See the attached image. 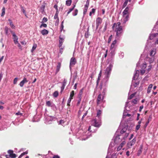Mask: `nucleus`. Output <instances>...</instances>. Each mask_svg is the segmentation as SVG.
<instances>
[{"instance_id":"obj_1","label":"nucleus","mask_w":158,"mask_h":158,"mask_svg":"<svg viewBox=\"0 0 158 158\" xmlns=\"http://www.w3.org/2000/svg\"><path fill=\"white\" fill-rule=\"evenodd\" d=\"M110 69L108 68L106 70H105L104 73V77L101 81L99 86L101 90L103 89L102 92V95L105 97V94L107 91L108 84L109 78L110 77L111 73H110Z\"/></svg>"},{"instance_id":"obj_2","label":"nucleus","mask_w":158,"mask_h":158,"mask_svg":"<svg viewBox=\"0 0 158 158\" xmlns=\"http://www.w3.org/2000/svg\"><path fill=\"white\" fill-rule=\"evenodd\" d=\"M116 49H110V55L111 57L108 60V63H110L108 66L107 67L105 70H106L108 68L110 69V73H111L112 68L113 67L114 64V57L115 54V51Z\"/></svg>"},{"instance_id":"obj_3","label":"nucleus","mask_w":158,"mask_h":158,"mask_svg":"<svg viewBox=\"0 0 158 158\" xmlns=\"http://www.w3.org/2000/svg\"><path fill=\"white\" fill-rule=\"evenodd\" d=\"M114 31L116 32V39L117 40H118L119 38L122 36L123 33L122 27L116 28Z\"/></svg>"},{"instance_id":"obj_4","label":"nucleus","mask_w":158,"mask_h":158,"mask_svg":"<svg viewBox=\"0 0 158 158\" xmlns=\"http://www.w3.org/2000/svg\"><path fill=\"white\" fill-rule=\"evenodd\" d=\"M91 123L93 126L98 127L101 125V119L96 118L93 119Z\"/></svg>"},{"instance_id":"obj_5","label":"nucleus","mask_w":158,"mask_h":158,"mask_svg":"<svg viewBox=\"0 0 158 158\" xmlns=\"http://www.w3.org/2000/svg\"><path fill=\"white\" fill-rule=\"evenodd\" d=\"M104 97L102 96L101 94H99L97 101V105H98L102 102H104L103 100Z\"/></svg>"},{"instance_id":"obj_6","label":"nucleus","mask_w":158,"mask_h":158,"mask_svg":"<svg viewBox=\"0 0 158 158\" xmlns=\"http://www.w3.org/2000/svg\"><path fill=\"white\" fill-rule=\"evenodd\" d=\"M136 138L135 137L134 139L131 141L128 142L127 144L128 147L129 148H131L133 145H134L136 141Z\"/></svg>"},{"instance_id":"obj_7","label":"nucleus","mask_w":158,"mask_h":158,"mask_svg":"<svg viewBox=\"0 0 158 158\" xmlns=\"http://www.w3.org/2000/svg\"><path fill=\"white\" fill-rule=\"evenodd\" d=\"M76 60L74 57H72L70 60L69 68L70 69H71V66L74 65L76 63Z\"/></svg>"},{"instance_id":"obj_8","label":"nucleus","mask_w":158,"mask_h":158,"mask_svg":"<svg viewBox=\"0 0 158 158\" xmlns=\"http://www.w3.org/2000/svg\"><path fill=\"white\" fill-rule=\"evenodd\" d=\"M102 19L99 17H98L96 20V29H97L99 25L102 23Z\"/></svg>"},{"instance_id":"obj_9","label":"nucleus","mask_w":158,"mask_h":158,"mask_svg":"<svg viewBox=\"0 0 158 158\" xmlns=\"http://www.w3.org/2000/svg\"><path fill=\"white\" fill-rule=\"evenodd\" d=\"M67 80H66L65 79H64L62 83V85L61 87V90L60 93H61V94L62 93L64 89V87L67 83Z\"/></svg>"},{"instance_id":"obj_10","label":"nucleus","mask_w":158,"mask_h":158,"mask_svg":"<svg viewBox=\"0 0 158 158\" xmlns=\"http://www.w3.org/2000/svg\"><path fill=\"white\" fill-rule=\"evenodd\" d=\"M139 70L135 69V73L132 78L133 80H135L137 78L139 75Z\"/></svg>"},{"instance_id":"obj_11","label":"nucleus","mask_w":158,"mask_h":158,"mask_svg":"<svg viewBox=\"0 0 158 158\" xmlns=\"http://www.w3.org/2000/svg\"><path fill=\"white\" fill-rule=\"evenodd\" d=\"M28 81L27 80V78L24 77L23 80L20 82L19 85L21 87H22L23 86L24 84L25 83H27Z\"/></svg>"},{"instance_id":"obj_12","label":"nucleus","mask_w":158,"mask_h":158,"mask_svg":"<svg viewBox=\"0 0 158 158\" xmlns=\"http://www.w3.org/2000/svg\"><path fill=\"white\" fill-rule=\"evenodd\" d=\"M102 70H100L99 74L98 75V77L97 80L96 81V87H97L98 85L99 81L100 80V78L102 76Z\"/></svg>"},{"instance_id":"obj_13","label":"nucleus","mask_w":158,"mask_h":158,"mask_svg":"<svg viewBox=\"0 0 158 158\" xmlns=\"http://www.w3.org/2000/svg\"><path fill=\"white\" fill-rule=\"evenodd\" d=\"M13 36L14 37L13 39L14 43L16 44L18 43V37L14 33L13 34Z\"/></svg>"},{"instance_id":"obj_14","label":"nucleus","mask_w":158,"mask_h":158,"mask_svg":"<svg viewBox=\"0 0 158 158\" xmlns=\"http://www.w3.org/2000/svg\"><path fill=\"white\" fill-rule=\"evenodd\" d=\"M64 38L60 36H59V47L60 48L62 46L63 43L64 42Z\"/></svg>"},{"instance_id":"obj_15","label":"nucleus","mask_w":158,"mask_h":158,"mask_svg":"<svg viewBox=\"0 0 158 158\" xmlns=\"http://www.w3.org/2000/svg\"><path fill=\"white\" fill-rule=\"evenodd\" d=\"M102 114V111L100 110H98L97 111V113L96 117L98 119H101V116Z\"/></svg>"},{"instance_id":"obj_16","label":"nucleus","mask_w":158,"mask_h":158,"mask_svg":"<svg viewBox=\"0 0 158 158\" xmlns=\"http://www.w3.org/2000/svg\"><path fill=\"white\" fill-rule=\"evenodd\" d=\"M89 26H88V27L86 31H85V37L86 38H88L89 36L90 35L89 32Z\"/></svg>"},{"instance_id":"obj_17","label":"nucleus","mask_w":158,"mask_h":158,"mask_svg":"<svg viewBox=\"0 0 158 158\" xmlns=\"http://www.w3.org/2000/svg\"><path fill=\"white\" fill-rule=\"evenodd\" d=\"M61 66V64L60 62H58L57 64V65L56 67V72L55 73V75H56L57 73L59 71Z\"/></svg>"},{"instance_id":"obj_18","label":"nucleus","mask_w":158,"mask_h":158,"mask_svg":"<svg viewBox=\"0 0 158 158\" xmlns=\"http://www.w3.org/2000/svg\"><path fill=\"white\" fill-rule=\"evenodd\" d=\"M156 49L155 48H154L151 50L150 53V56H153L156 53Z\"/></svg>"},{"instance_id":"obj_19","label":"nucleus","mask_w":158,"mask_h":158,"mask_svg":"<svg viewBox=\"0 0 158 158\" xmlns=\"http://www.w3.org/2000/svg\"><path fill=\"white\" fill-rule=\"evenodd\" d=\"M128 7H127L123 12V16H124L125 15H127L128 14Z\"/></svg>"},{"instance_id":"obj_20","label":"nucleus","mask_w":158,"mask_h":158,"mask_svg":"<svg viewBox=\"0 0 158 158\" xmlns=\"http://www.w3.org/2000/svg\"><path fill=\"white\" fill-rule=\"evenodd\" d=\"M128 103V102H126V104H125V107H124V112H123V118H125L126 117V116H127L126 115V114H125L124 113H125V111L127 110L126 107H127V104Z\"/></svg>"},{"instance_id":"obj_21","label":"nucleus","mask_w":158,"mask_h":158,"mask_svg":"<svg viewBox=\"0 0 158 158\" xmlns=\"http://www.w3.org/2000/svg\"><path fill=\"white\" fill-rule=\"evenodd\" d=\"M41 33L43 35H45L48 34V31L44 29L41 31Z\"/></svg>"},{"instance_id":"obj_22","label":"nucleus","mask_w":158,"mask_h":158,"mask_svg":"<svg viewBox=\"0 0 158 158\" xmlns=\"http://www.w3.org/2000/svg\"><path fill=\"white\" fill-rule=\"evenodd\" d=\"M142 146H141L140 147V149L138 151L137 153V155L138 156H139L142 153Z\"/></svg>"},{"instance_id":"obj_23","label":"nucleus","mask_w":158,"mask_h":158,"mask_svg":"<svg viewBox=\"0 0 158 158\" xmlns=\"http://www.w3.org/2000/svg\"><path fill=\"white\" fill-rule=\"evenodd\" d=\"M83 89H82L80 90L79 93L78 94V98H82V95L83 93Z\"/></svg>"},{"instance_id":"obj_24","label":"nucleus","mask_w":158,"mask_h":158,"mask_svg":"<svg viewBox=\"0 0 158 158\" xmlns=\"http://www.w3.org/2000/svg\"><path fill=\"white\" fill-rule=\"evenodd\" d=\"M50 106L53 110H56V107L55 105L50 102Z\"/></svg>"},{"instance_id":"obj_25","label":"nucleus","mask_w":158,"mask_h":158,"mask_svg":"<svg viewBox=\"0 0 158 158\" xmlns=\"http://www.w3.org/2000/svg\"><path fill=\"white\" fill-rule=\"evenodd\" d=\"M120 135H117L116 136L115 138L114 139V142H117L120 141V138L119 137Z\"/></svg>"},{"instance_id":"obj_26","label":"nucleus","mask_w":158,"mask_h":158,"mask_svg":"<svg viewBox=\"0 0 158 158\" xmlns=\"http://www.w3.org/2000/svg\"><path fill=\"white\" fill-rule=\"evenodd\" d=\"M72 2V0H67L66 1V5L67 6H70L71 5Z\"/></svg>"},{"instance_id":"obj_27","label":"nucleus","mask_w":158,"mask_h":158,"mask_svg":"<svg viewBox=\"0 0 158 158\" xmlns=\"http://www.w3.org/2000/svg\"><path fill=\"white\" fill-rule=\"evenodd\" d=\"M74 94V91L73 90H72L70 93L69 98H70L72 99H73Z\"/></svg>"},{"instance_id":"obj_28","label":"nucleus","mask_w":158,"mask_h":158,"mask_svg":"<svg viewBox=\"0 0 158 158\" xmlns=\"http://www.w3.org/2000/svg\"><path fill=\"white\" fill-rule=\"evenodd\" d=\"M136 94V93H134L131 94L129 97L128 98V99L130 100L133 98Z\"/></svg>"},{"instance_id":"obj_29","label":"nucleus","mask_w":158,"mask_h":158,"mask_svg":"<svg viewBox=\"0 0 158 158\" xmlns=\"http://www.w3.org/2000/svg\"><path fill=\"white\" fill-rule=\"evenodd\" d=\"M89 0H87L86 2V3L85 5L84 8L88 9V6L89 5Z\"/></svg>"},{"instance_id":"obj_30","label":"nucleus","mask_w":158,"mask_h":158,"mask_svg":"<svg viewBox=\"0 0 158 158\" xmlns=\"http://www.w3.org/2000/svg\"><path fill=\"white\" fill-rule=\"evenodd\" d=\"M58 92L57 91H55L53 94V97L55 98H56L58 96Z\"/></svg>"},{"instance_id":"obj_31","label":"nucleus","mask_w":158,"mask_h":158,"mask_svg":"<svg viewBox=\"0 0 158 158\" xmlns=\"http://www.w3.org/2000/svg\"><path fill=\"white\" fill-rule=\"evenodd\" d=\"M129 19V16L128 15H127L123 19L124 23H125L126 22L128 21Z\"/></svg>"},{"instance_id":"obj_32","label":"nucleus","mask_w":158,"mask_h":158,"mask_svg":"<svg viewBox=\"0 0 158 158\" xmlns=\"http://www.w3.org/2000/svg\"><path fill=\"white\" fill-rule=\"evenodd\" d=\"M78 12V10L77 9H75L74 11L73 12V15L74 16L77 15V14Z\"/></svg>"},{"instance_id":"obj_33","label":"nucleus","mask_w":158,"mask_h":158,"mask_svg":"<svg viewBox=\"0 0 158 158\" xmlns=\"http://www.w3.org/2000/svg\"><path fill=\"white\" fill-rule=\"evenodd\" d=\"M5 9L4 7H3L2 9V13L1 14V16L3 17L5 14Z\"/></svg>"},{"instance_id":"obj_34","label":"nucleus","mask_w":158,"mask_h":158,"mask_svg":"<svg viewBox=\"0 0 158 158\" xmlns=\"http://www.w3.org/2000/svg\"><path fill=\"white\" fill-rule=\"evenodd\" d=\"M138 99L137 98H135L131 101V102L134 104H135L137 103Z\"/></svg>"},{"instance_id":"obj_35","label":"nucleus","mask_w":158,"mask_h":158,"mask_svg":"<svg viewBox=\"0 0 158 158\" xmlns=\"http://www.w3.org/2000/svg\"><path fill=\"white\" fill-rule=\"evenodd\" d=\"M95 12V9L94 8H93L92 9V10L91 11H90L89 14V15L90 16H91L92 15V14H94Z\"/></svg>"},{"instance_id":"obj_36","label":"nucleus","mask_w":158,"mask_h":158,"mask_svg":"<svg viewBox=\"0 0 158 158\" xmlns=\"http://www.w3.org/2000/svg\"><path fill=\"white\" fill-rule=\"evenodd\" d=\"M21 11L23 12V13L26 16L27 15L26 12L25 10L24 9V8L22 6H21Z\"/></svg>"},{"instance_id":"obj_37","label":"nucleus","mask_w":158,"mask_h":158,"mask_svg":"<svg viewBox=\"0 0 158 158\" xmlns=\"http://www.w3.org/2000/svg\"><path fill=\"white\" fill-rule=\"evenodd\" d=\"M127 130V129L125 128H124L123 129H122L120 131V133L121 134H123Z\"/></svg>"},{"instance_id":"obj_38","label":"nucleus","mask_w":158,"mask_h":158,"mask_svg":"<svg viewBox=\"0 0 158 158\" xmlns=\"http://www.w3.org/2000/svg\"><path fill=\"white\" fill-rule=\"evenodd\" d=\"M128 2H127L126 0H125V1L123 5V8H125L127 5Z\"/></svg>"},{"instance_id":"obj_39","label":"nucleus","mask_w":158,"mask_h":158,"mask_svg":"<svg viewBox=\"0 0 158 158\" xmlns=\"http://www.w3.org/2000/svg\"><path fill=\"white\" fill-rule=\"evenodd\" d=\"M128 2H127L126 0H125V1L123 5V8H125L127 5Z\"/></svg>"},{"instance_id":"obj_40","label":"nucleus","mask_w":158,"mask_h":158,"mask_svg":"<svg viewBox=\"0 0 158 158\" xmlns=\"http://www.w3.org/2000/svg\"><path fill=\"white\" fill-rule=\"evenodd\" d=\"M37 47V45L36 44H34L33 46L32 47V49L31 50V51L32 52Z\"/></svg>"},{"instance_id":"obj_41","label":"nucleus","mask_w":158,"mask_h":158,"mask_svg":"<svg viewBox=\"0 0 158 158\" xmlns=\"http://www.w3.org/2000/svg\"><path fill=\"white\" fill-rule=\"evenodd\" d=\"M72 99L69 98L67 101V106H70V103L71 102Z\"/></svg>"},{"instance_id":"obj_42","label":"nucleus","mask_w":158,"mask_h":158,"mask_svg":"<svg viewBox=\"0 0 158 158\" xmlns=\"http://www.w3.org/2000/svg\"><path fill=\"white\" fill-rule=\"evenodd\" d=\"M121 23L120 22H118L117 24L116 23V28H118L120 27H122V26H120Z\"/></svg>"},{"instance_id":"obj_43","label":"nucleus","mask_w":158,"mask_h":158,"mask_svg":"<svg viewBox=\"0 0 158 158\" xmlns=\"http://www.w3.org/2000/svg\"><path fill=\"white\" fill-rule=\"evenodd\" d=\"M58 12H56V13L55 15L54 18L55 19H57L58 20H59V19L58 18Z\"/></svg>"},{"instance_id":"obj_44","label":"nucleus","mask_w":158,"mask_h":158,"mask_svg":"<svg viewBox=\"0 0 158 158\" xmlns=\"http://www.w3.org/2000/svg\"><path fill=\"white\" fill-rule=\"evenodd\" d=\"M133 5L132 4H129L127 7H128L129 10L130 9L132 10L133 9Z\"/></svg>"},{"instance_id":"obj_45","label":"nucleus","mask_w":158,"mask_h":158,"mask_svg":"<svg viewBox=\"0 0 158 158\" xmlns=\"http://www.w3.org/2000/svg\"><path fill=\"white\" fill-rule=\"evenodd\" d=\"M63 23H64V21H63L61 23V26H60V30L61 31H62V30L63 29V28H64V26H63Z\"/></svg>"},{"instance_id":"obj_46","label":"nucleus","mask_w":158,"mask_h":158,"mask_svg":"<svg viewBox=\"0 0 158 158\" xmlns=\"http://www.w3.org/2000/svg\"><path fill=\"white\" fill-rule=\"evenodd\" d=\"M10 157L11 158H15L16 157V155L15 154L13 153L10 156Z\"/></svg>"},{"instance_id":"obj_47","label":"nucleus","mask_w":158,"mask_h":158,"mask_svg":"<svg viewBox=\"0 0 158 158\" xmlns=\"http://www.w3.org/2000/svg\"><path fill=\"white\" fill-rule=\"evenodd\" d=\"M27 152H23V153H22L19 156V158H21L22 156H23V155L27 154Z\"/></svg>"},{"instance_id":"obj_48","label":"nucleus","mask_w":158,"mask_h":158,"mask_svg":"<svg viewBox=\"0 0 158 158\" xmlns=\"http://www.w3.org/2000/svg\"><path fill=\"white\" fill-rule=\"evenodd\" d=\"M48 20L46 18L44 17L43 18L42 23H44V22H46Z\"/></svg>"},{"instance_id":"obj_49","label":"nucleus","mask_w":158,"mask_h":158,"mask_svg":"<svg viewBox=\"0 0 158 158\" xmlns=\"http://www.w3.org/2000/svg\"><path fill=\"white\" fill-rule=\"evenodd\" d=\"M152 68V65L151 64H150L149 66H148V68L147 70L148 73L149 72V71Z\"/></svg>"},{"instance_id":"obj_50","label":"nucleus","mask_w":158,"mask_h":158,"mask_svg":"<svg viewBox=\"0 0 158 158\" xmlns=\"http://www.w3.org/2000/svg\"><path fill=\"white\" fill-rule=\"evenodd\" d=\"M112 35H111L109 38V39H108V44L110 43L111 40V39H112Z\"/></svg>"},{"instance_id":"obj_51","label":"nucleus","mask_w":158,"mask_h":158,"mask_svg":"<svg viewBox=\"0 0 158 158\" xmlns=\"http://www.w3.org/2000/svg\"><path fill=\"white\" fill-rule=\"evenodd\" d=\"M45 7V6L44 5H42L40 7V10L41 11L43 12L44 10V8Z\"/></svg>"},{"instance_id":"obj_52","label":"nucleus","mask_w":158,"mask_h":158,"mask_svg":"<svg viewBox=\"0 0 158 158\" xmlns=\"http://www.w3.org/2000/svg\"><path fill=\"white\" fill-rule=\"evenodd\" d=\"M18 80V78L17 77H16L14 79L13 82V83L14 84H17Z\"/></svg>"},{"instance_id":"obj_53","label":"nucleus","mask_w":158,"mask_h":158,"mask_svg":"<svg viewBox=\"0 0 158 158\" xmlns=\"http://www.w3.org/2000/svg\"><path fill=\"white\" fill-rule=\"evenodd\" d=\"M64 123V120H60L59 122V124L63 125V124Z\"/></svg>"},{"instance_id":"obj_54","label":"nucleus","mask_w":158,"mask_h":158,"mask_svg":"<svg viewBox=\"0 0 158 158\" xmlns=\"http://www.w3.org/2000/svg\"><path fill=\"white\" fill-rule=\"evenodd\" d=\"M8 153L9 154V156L13 153V151L12 150H9L8 151Z\"/></svg>"},{"instance_id":"obj_55","label":"nucleus","mask_w":158,"mask_h":158,"mask_svg":"<svg viewBox=\"0 0 158 158\" xmlns=\"http://www.w3.org/2000/svg\"><path fill=\"white\" fill-rule=\"evenodd\" d=\"M60 54H62V53L63 52V50L64 48V47H62V46L60 47Z\"/></svg>"},{"instance_id":"obj_56","label":"nucleus","mask_w":158,"mask_h":158,"mask_svg":"<svg viewBox=\"0 0 158 158\" xmlns=\"http://www.w3.org/2000/svg\"><path fill=\"white\" fill-rule=\"evenodd\" d=\"M139 84V82H135L134 84H133V86L135 87H137Z\"/></svg>"},{"instance_id":"obj_57","label":"nucleus","mask_w":158,"mask_h":158,"mask_svg":"<svg viewBox=\"0 0 158 158\" xmlns=\"http://www.w3.org/2000/svg\"><path fill=\"white\" fill-rule=\"evenodd\" d=\"M47 25L46 24L42 23V24L40 25V28H41L42 27H47Z\"/></svg>"},{"instance_id":"obj_58","label":"nucleus","mask_w":158,"mask_h":158,"mask_svg":"<svg viewBox=\"0 0 158 158\" xmlns=\"http://www.w3.org/2000/svg\"><path fill=\"white\" fill-rule=\"evenodd\" d=\"M10 25L11 27L12 28V29H15V26L13 24V23L12 22H11L10 23Z\"/></svg>"},{"instance_id":"obj_59","label":"nucleus","mask_w":158,"mask_h":158,"mask_svg":"<svg viewBox=\"0 0 158 158\" xmlns=\"http://www.w3.org/2000/svg\"><path fill=\"white\" fill-rule=\"evenodd\" d=\"M110 49H116L115 45L111 44L110 46Z\"/></svg>"},{"instance_id":"obj_60","label":"nucleus","mask_w":158,"mask_h":158,"mask_svg":"<svg viewBox=\"0 0 158 158\" xmlns=\"http://www.w3.org/2000/svg\"><path fill=\"white\" fill-rule=\"evenodd\" d=\"M78 98V102H77V106H78L80 103V102H81V98Z\"/></svg>"},{"instance_id":"obj_61","label":"nucleus","mask_w":158,"mask_h":158,"mask_svg":"<svg viewBox=\"0 0 158 158\" xmlns=\"http://www.w3.org/2000/svg\"><path fill=\"white\" fill-rule=\"evenodd\" d=\"M149 119H148V121L146 123L144 126V127L146 128L147 127L149 123Z\"/></svg>"},{"instance_id":"obj_62","label":"nucleus","mask_w":158,"mask_h":158,"mask_svg":"<svg viewBox=\"0 0 158 158\" xmlns=\"http://www.w3.org/2000/svg\"><path fill=\"white\" fill-rule=\"evenodd\" d=\"M140 127V124L137 125L135 127L136 130L137 131L139 129Z\"/></svg>"},{"instance_id":"obj_63","label":"nucleus","mask_w":158,"mask_h":158,"mask_svg":"<svg viewBox=\"0 0 158 158\" xmlns=\"http://www.w3.org/2000/svg\"><path fill=\"white\" fill-rule=\"evenodd\" d=\"M146 63L143 64V66L142 67V69H144L146 68Z\"/></svg>"},{"instance_id":"obj_64","label":"nucleus","mask_w":158,"mask_h":158,"mask_svg":"<svg viewBox=\"0 0 158 158\" xmlns=\"http://www.w3.org/2000/svg\"><path fill=\"white\" fill-rule=\"evenodd\" d=\"M145 72V70L143 69L140 71V73L142 75Z\"/></svg>"}]
</instances>
